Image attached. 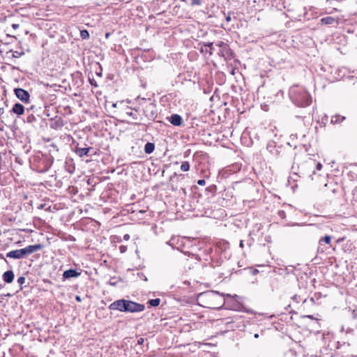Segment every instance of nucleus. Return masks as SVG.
<instances>
[{"instance_id":"nucleus-5","label":"nucleus","mask_w":357,"mask_h":357,"mask_svg":"<svg viewBox=\"0 0 357 357\" xmlns=\"http://www.w3.org/2000/svg\"><path fill=\"white\" fill-rule=\"evenodd\" d=\"M6 257L12 258V259H20L26 258L23 248L12 250V251L7 252Z\"/></svg>"},{"instance_id":"nucleus-28","label":"nucleus","mask_w":357,"mask_h":357,"mask_svg":"<svg viewBox=\"0 0 357 357\" xmlns=\"http://www.w3.org/2000/svg\"><path fill=\"white\" fill-rule=\"evenodd\" d=\"M144 342V339L143 337H139L137 340V344H142Z\"/></svg>"},{"instance_id":"nucleus-8","label":"nucleus","mask_w":357,"mask_h":357,"mask_svg":"<svg viewBox=\"0 0 357 357\" xmlns=\"http://www.w3.org/2000/svg\"><path fill=\"white\" fill-rule=\"evenodd\" d=\"M81 273L77 272L76 270L74 269H69L67 271H65L63 273V279L66 280L71 278H77L80 275Z\"/></svg>"},{"instance_id":"nucleus-35","label":"nucleus","mask_w":357,"mask_h":357,"mask_svg":"<svg viewBox=\"0 0 357 357\" xmlns=\"http://www.w3.org/2000/svg\"><path fill=\"white\" fill-rule=\"evenodd\" d=\"M93 81H94L93 79V80L90 79V83H91V85H94V86H96L97 85L96 84H93Z\"/></svg>"},{"instance_id":"nucleus-32","label":"nucleus","mask_w":357,"mask_h":357,"mask_svg":"<svg viewBox=\"0 0 357 357\" xmlns=\"http://www.w3.org/2000/svg\"><path fill=\"white\" fill-rule=\"evenodd\" d=\"M239 246H240L241 248H243L244 247V244H243V240H241V241H240Z\"/></svg>"},{"instance_id":"nucleus-38","label":"nucleus","mask_w":357,"mask_h":357,"mask_svg":"<svg viewBox=\"0 0 357 357\" xmlns=\"http://www.w3.org/2000/svg\"><path fill=\"white\" fill-rule=\"evenodd\" d=\"M0 257L2 259H4L3 256L2 255H0Z\"/></svg>"},{"instance_id":"nucleus-16","label":"nucleus","mask_w":357,"mask_h":357,"mask_svg":"<svg viewBox=\"0 0 357 357\" xmlns=\"http://www.w3.org/2000/svg\"><path fill=\"white\" fill-rule=\"evenodd\" d=\"M336 21L337 20L333 17H326L321 20V23L324 24H333L336 22Z\"/></svg>"},{"instance_id":"nucleus-34","label":"nucleus","mask_w":357,"mask_h":357,"mask_svg":"<svg viewBox=\"0 0 357 357\" xmlns=\"http://www.w3.org/2000/svg\"><path fill=\"white\" fill-rule=\"evenodd\" d=\"M226 20H227V22L231 21V17H230L229 15H228V16L226 17Z\"/></svg>"},{"instance_id":"nucleus-3","label":"nucleus","mask_w":357,"mask_h":357,"mask_svg":"<svg viewBox=\"0 0 357 357\" xmlns=\"http://www.w3.org/2000/svg\"><path fill=\"white\" fill-rule=\"evenodd\" d=\"M109 308L125 312H139L144 310V305L131 301L120 299L112 303Z\"/></svg>"},{"instance_id":"nucleus-36","label":"nucleus","mask_w":357,"mask_h":357,"mask_svg":"<svg viewBox=\"0 0 357 357\" xmlns=\"http://www.w3.org/2000/svg\"><path fill=\"white\" fill-rule=\"evenodd\" d=\"M254 337L255 338H258L259 337V335L257 333H256V334L254 335Z\"/></svg>"},{"instance_id":"nucleus-9","label":"nucleus","mask_w":357,"mask_h":357,"mask_svg":"<svg viewBox=\"0 0 357 357\" xmlns=\"http://www.w3.org/2000/svg\"><path fill=\"white\" fill-rule=\"evenodd\" d=\"M170 123L176 126H179L183 123L182 117L178 114H172L169 118Z\"/></svg>"},{"instance_id":"nucleus-22","label":"nucleus","mask_w":357,"mask_h":357,"mask_svg":"<svg viewBox=\"0 0 357 357\" xmlns=\"http://www.w3.org/2000/svg\"><path fill=\"white\" fill-rule=\"evenodd\" d=\"M126 115L132 117V119H134V120H137L138 119L137 115L135 113L132 112H126Z\"/></svg>"},{"instance_id":"nucleus-17","label":"nucleus","mask_w":357,"mask_h":357,"mask_svg":"<svg viewBox=\"0 0 357 357\" xmlns=\"http://www.w3.org/2000/svg\"><path fill=\"white\" fill-rule=\"evenodd\" d=\"M12 39V36H10L8 34H6L3 36H0V43H4V44H9L10 41L9 40Z\"/></svg>"},{"instance_id":"nucleus-23","label":"nucleus","mask_w":357,"mask_h":357,"mask_svg":"<svg viewBox=\"0 0 357 357\" xmlns=\"http://www.w3.org/2000/svg\"><path fill=\"white\" fill-rule=\"evenodd\" d=\"M202 3V0H191L192 6H200Z\"/></svg>"},{"instance_id":"nucleus-10","label":"nucleus","mask_w":357,"mask_h":357,"mask_svg":"<svg viewBox=\"0 0 357 357\" xmlns=\"http://www.w3.org/2000/svg\"><path fill=\"white\" fill-rule=\"evenodd\" d=\"M91 149H92V148H91V147H88V148L76 147L75 149V152L79 157L82 158L85 155H86V156L89 155V151Z\"/></svg>"},{"instance_id":"nucleus-27","label":"nucleus","mask_w":357,"mask_h":357,"mask_svg":"<svg viewBox=\"0 0 357 357\" xmlns=\"http://www.w3.org/2000/svg\"><path fill=\"white\" fill-rule=\"evenodd\" d=\"M208 46L210 47V54H212V51L214 50L213 44L212 43H208Z\"/></svg>"},{"instance_id":"nucleus-7","label":"nucleus","mask_w":357,"mask_h":357,"mask_svg":"<svg viewBox=\"0 0 357 357\" xmlns=\"http://www.w3.org/2000/svg\"><path fill=\"white\" fill-rule=\"evenodd\" d=\"M326 243L327 245H329L330 246H331V236H325L324 237H322L319 240V247H318V252H324L325 251V249L323 247V243Z\"/></svg>"},{"instance_id":"nucleus-39","label":"nucleus","mask_w":357,"mask_h":357,"mask_svg":"<svg viewBox=\"0 0 357 357\" xmlns=\"http://www.w3.org/2000/svg\"><path fill=\"white\" fill-rule=\"evenodd\" d=\"M342 0H338V1H342Z\"/></svg>"},{"instance_id":"nucleus-4","label":"nucleus","mask_w":357,"mask_h":357,"mask_svg":"<svg viewBox=\"0 0 357 357\" xmlns=\"http://www.w3.org/2000/svg\"><path fill=\"white\" fill-rule=\"evenodd\" d=\"M14 91L15 96L21 101L24 103H28L29 102L30 95L27 91L21 88L15 89Z\"/></svg>"},{"instance_id":"nucleus-15","label":"nucleus","mask_w":357,"mask_h":357,"mask_svg":"<svg viewBox=\"0 0 357 357\" xmlns=\"http://www.w3.org/2000/svg\"><path fill=\"white\" fill-rule=\"evenodd\" d=\"M155 149V144L151 142H147L144 146V152L147 154H150L153 152Z\"/></svg>"},{"instance_id":"nucleus-31","label":"nucleus","mask_w":357,"mask_h":357,"mask_svg":"<svg viewBox=\"0 0 357 357\" xmlns=\"http://www.w3.org/2000/svg\"><path fill=\"white\" fill-rule=\"evenodd\" d=\"M12 27H13L14 29H17V28L19 27V24H13L12 25Z\"/></svg>"},{"instance_id":"nucleus-33","label":"nucleus","mask_w":357,"mask_h":357,"mask_svg":"<svg viewBox=\"0 0 357 357\" xmlns=\"http://www.w3.org/2000/svg\"><path fill=\"white\" fill-rule=\"evenodd\" d=\"M76 301H81V298L79 296H77L76 298H75Z\"/></svg>"},{"instance_id":"nucleus-13","label":"nucleus","mask_w":357,"mask_h":357,"mask_svg":"<svg viewBox=\"0 0 357 357\" xmlns=\"http://www.w3.org/2000/svg\"><path fill=\"white\" fill-rule=\"evenodd\" d=\"M12 112L17 115H22L24 112V107L20 103H15L13 107Z\"/></svg>"},{"instance_id":"nucleus-19","label":"nucleus","mask_w":357,"mask_h":357,"mask_svg":"<svg viewBox=\"0 0 357 357\" xmlns=\"http://www.w3.org/2000/svg\"><path fill=\"white\" fill-rule=\"evenodd\" d=\"M181 169L183 172H187L190 169V164L188 161L183 162L181 165Z\"/></svg>"},{"instance_id":"nucleus-12","label":"nucleus","mask_w":357,"mask_h":357,"mask_svg":"<svg viewBox=\"0 0 357 357\" xmlns=\"http://www.w3.org/2000/svg\"><path fill=\"white\" fill-rule=\"evenodd\" d=\"M3 280L6 283H10L14 280V273L13 271H7L2 275Z\"/></svg>"},{"instance_id":"nucleus-20","label":"nucleus","mask_w":357,"mask_h":357,"mask_svg":"<svg viewBox=\"0 0 357 357\" xmlns=\"http://www.w3.org/2000/svg\"><path fill=\"white\" fill-rule=\"evenodd\" d=\"M160 300L159 298L151 299L149 301L151 306L155 307L160 304Z\"/></svg>"},{"instance_id":"nucleus-2","label":"nucleus","mask_w":357,"mask_h":357,"mask_svg":"<svg viewBox=\"0 0 357 357\" xmlns=\"http://www.w3.org/2000/svg\"><path fill=\"white\" fill-rule=\"evenodd\" d=\"M289 96L294 104L298 107H306L312 102V97L302 86L294 85L289 90Z\"/></svg>"},{"instance_id":"nucleus-14","label":"nucleus","mask_w":357,"mask_h":357,"mask_svg":"<svg viewBox=\"0 0 357 357\" xmlns=\"http://www.w3.org/2000/svg\"><path fill=\"white\" fill-rule=\"evenodd\" d=\"M345 120V116L335 114L331 116V123L333 124L340 123Z\"/></svg>"},{"instance_id":"nucleus-11","label":"nucleus","mask_w":357,"mask_h":357,"mask_svg":"<svg viewBox=\"0 0 357 357\" xmlns=\"http://www.w3.org/2000/svg\"><path fill=\"white\" fill-rule=\"evenodd\" d=\"M216 45L220 47V52L218 53L221 56H225V54L229 51V46L222 41H219L218 43H216Z\"/></svg>"},{"instance_id":"nucleus-26","label":"nucleus","mask_w":357,"mask_h":357,"mask_svg":"<svg viewBox=\"0 0 357 357\" xmlns=\"http://www.w3.org/2000/svg\"><path fill=\"white\" fill-rule=\"evenodd\" d=\"M197 184L199 185H204L206 184V181L204 179H199L197 181Z\"/></svg>"},{"instance_id":"nucleus-1","label":"nucleus","mask_w":357,"mask_h":357,"mask_svg":"<svg viewBox=\"0 0 357 357\" xmlns=\"http://www.w3.org/2000/svg\"><path fill=\"white\" fill-rule=\"evenodd\" d=\"M197 301L200 305L211 309H219L225 303L224 295L215 291H208L199 294Z\"/></svg>"},{"instance_id":"nucleus-30","label":"nucleus","mask_w":357,"mask_h":357,"mask_svg":"<svg viewBox=\"0 0 357 357\" xmlns=\"http://www.w3.org/2000/svg\"><path fill=\"white\" fill-rule=\"evenodd\" d=\"M123 239H124L125 241H128V240L130 239V235H129V234H125V235L123 236Z\"/></svg>"},{"instance_id":"nucleus-29","label":"nucleus","mask_w":357,"mask_h":357,"mask_svg":"<svg viewBox=\"0 0 357 357\" xmlns=\"http://www.w3.org/2000/svg\"><path fill=\"white\" fill-rule=\"evenodd\" d=\"M317 169L320 170L322 168V165L321 163H317L316 166Z\"/></svg>"},{"instance_id":"nucleus-21","label":"nucleus","mask_w":357,"mask_h":357,"mask_svg":"<svg viewBox=\"0 0 357 357\" xmlns=\"http://www.w3.org/2000/svg\"><path fill=\"white\" fill-rule=\"evenodd\" d=\"M25 281H26L25 278L22 277V276L20 277L17 279V282L20 285V290H22L23 289L22 284H24L25 283Z\"/></svg>"},{"instance_id":"nucleus-37","label":"nucleus","mask_w":357,"mask_h":357,"mask_svg":"<svg viewBox=\"0 0 357 357\" xmlns=\"http://www.w3.org/2000/svg\"><path fill=\"white\" fill-rule=\"evenodd\" d=\"M109 33H106V35H105L106 38H108V37H109Z\"/></svg>"},{"instance_id":"nucleus-24","label":"nucleus","mask_w":357,"mask_h":357,"mask_svg":"<svg viewBox=\"0 0 357 357\" xmlns=\"http://www.w3.org/2000/svg\"><path fill=\"white\" fill-rule=\"evenodd\" d=\"M34 121H36V117L33 114H31L27 116V122L28 123H32Z\"/></svg>"},{"instance_id":"nucleus-6","label":"nucleus","mask_w":357,"mask_h":357,"mask_svg":"<svg viewBox=\"0 0 357 357\" xmlns=\"http://www.w3.org/2000/svg\"><path fill=\"white\" fill-rule=\"evenodd\" d=\"M43 248L42 244L30 245L23 248L25 257L31 255L32 253L40 250Z\"/></svg>"},{"instance_id":"nucleus-25","label":"nucleus","mask_w":357,"mask_h":357,"mask_svg":"<svg viewBox=\"0 0 357 357\" xmlns=\"http://www.w3.org/2000/svg\"><path fill=\"white\" fill-rule=\"evenodd\" d=\"M119 250L121 253H124L127 251V246L126 245H121L119 247Z\"/></svg>"},{"instance_id":"nucleus-18","label":"nucleus","mask_w":357,"mask_h":357,"mask_svg":"<svg viewBox=\"0 0 357 357\" xmlns=\"http://www.w3.org/2000/svg\"><path fill=\"white\" fill-rule=\"evenodd\" d=\"M80 37L83 40L88 39L89 38V31L87 30H86V29L80 31Z\"/></svg>"}]
</instances>
